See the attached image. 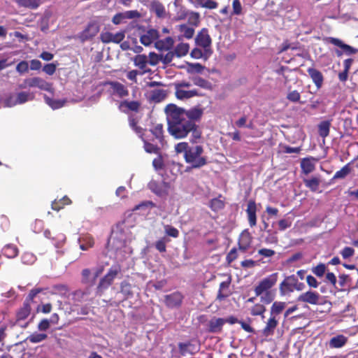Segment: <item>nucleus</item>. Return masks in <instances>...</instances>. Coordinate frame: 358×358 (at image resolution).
<instances>
[{
    "label": "nucleus",
    "instance_id": "56",
    "mask_svg": "<svg viewBox=\"0 0 358 358\" xmlns=\"http://www.w3.org/2000/svg\"><path fill=\"white\" fill-rule=\"evenodd\" d=\"M312 271L317 277H322L326 271V266L324 264H320L313 267Z\"/></svg>",
    "mask_w": 358,
    "mask_h": 358
},
{
    "label": "nucleus",
    "instance_id": "43",
    "mask_svg": "<svg viewBox=\"0 0 358 358\" xmlns=\"http://www.w3.org/2000/svg\"><path fill=\"white\" fill-rule=\"evenodd\" d=\"M48 336L46 334L34 332L31 334L28 338V341L32 343H38L43 341L47 338Z\"/></svg>",
    "mask_w": 358,
    "mask_h": 358
},
{
    "label": "nucleus",
    "instance_id": "12",
    "mask_svg": "<svg viewBox=\"0 0 358 358\" xmlns=\"http://www.w3.org/2000/svg\"><path fill=\"white\" fill-rule=\"evenodd\" d=\"M107 85L110 87V94L113 96L123 98L129 94L127 87L119 82L110 81Z\"/></svg>",
    "mask_w": 358,
    "mask_h": 358
},
{
    "label": "nucleus",
    "instance_id": "45",
    "mask_svg": "<svg viewBox=\"0 0 358 358\" xmlns=\"http://www.w3.org/2000/svg\"><path fill=\"white\" fill-rule=\"evenodd\" d=\"M120 292L127 298L132 295L131 285L127 281H122L120 284Z\"/></svg>",
    "mask_w": 358,
    "mask_h": 358
},
{
    "label": "nucleus",
    "instance_id": "15",
    "mask_svg": "<svg viewBox=\"0 0 358 358\" xmlns=\"http://www.w3.org/2000/svg\"><path fill=\"white\" fill-rule=\"evenodd\" d=\"M252 243V236L248 230H244L240 235L238 238V250L245 252Z\"/></svg>",
    "mask_w": 358,
    "mask_h": 358
},
{
    "label": "nucleus",
    "instance_id": "46",
    "mask_svg": "<svg viewBox=\"0 0 358 358\" xmlns=\"http://www.w3.org/2000/svg\"><path fill=\"white\" fill-rule=\"evenodd\" d=\"M330 122L328 121L322 122L319 125V134L322 138L327 137L329 134Z\"/></svg>",
    "mask_w": 358,
    "mask_h": 358
},
{
    "label": "nucleus",
    "instance_id": "28",
    "mask_svg": "<svg viewBox=\"0 0 358 358\" xmlns=\"http://www.w3.org/2000/svg\"><path fill=\"white\" fill-rule=\"evenodd\" d=\"M174 44L173 39L168 36L164 39L159 40L155 42V48L159 50H169L172 48Z\"/></svg>",
    "mask_w": 358,
    "mask_h": 358
},
{
    "label": "nucleus",
    "instance_id": "48",
    "mask_svg": "<svg viewBox=\"0 0 358 358\" xmlns=\"http://www.w3.org/2000/svg\"><path fill=\"white\" fill-rule=\"evenodd\" d=\"M203 69L204 67L199 63L188 64L187 71L189 73H200L202 72Z\"/></svg>",
    "mask_w": 358,
    "mask_h": 358
},
{
    "label": "nucleus",
    "instance_id": "42",
    "mask_svg": "<svg viewBox=\"0 0 358 358\" xmlns=\"http://www.w3.org/2000/svg\"><path fill=\"white\" fill-rule=\"evenodd\" d=\"M191 80L194 85L201 88L209 89L210 87V83L199 76H193L191 78Z\"/></svg>",
    "mask_w": 358,
    "mask_h": 358
},
{
    "label": "nucleus",
    "instance_id": "64",
    "mask_svg": "<svg viewBox=\"0 0 358 358\" xmlns=\"http://www.w3.org/2000/svg\"><path fill=\"white\" fill-rule=\"evenodd\" d=\"M354 252L355 250L352 248L345 247L341 252V254L343 259H348L352 257L354 255Z\"/></svg>",
    "mask_w": 358,
    "mask_h": 358
},
{
    "label": "nucleus",
    "instance_id": "20",
    "mask_svg": "<svg viewBox=\"0 0 358 358\" xmlns=\"http://www.w3.org/2000/svg\"><path fill=\"white\" fill-rule=\"evenodd\" d=\"M298 280L294 275H290L286 278L280 285V290L282 293L285 292H293L295 284Z\"/></svg>",
    "mask_w": 358,
    "mask_h": 358
},
{
    "label": "nucleus",
    "instance_id": "62",
    "mask_svg": "<svg viewBox=\"0 0 358 358\" xmlns=\"http://www.w3.org/2000/svg\"><path fill=\"white\" fill-rule=\"evenodd\" d=\"M306 279L307 284L308 285V286L310 287H312V288L318 287L320 283L318 282V281L314 276H313L311 275H308L306 276Z\"/></svg>",
    "mask_w": 358,
    "mask_h": 358
},
{
    "label": "nucleus",
    "instance_id": "58",
    "mask_svg": "<svg viewBox=\"0 0 358 358\" xmlns=\"http://www.w3.org/2000/svg\"><path fill=\"white\" fill-rule=\"evenodd\" d=\"M149 59L148 63L151 66L157 65L159 62H161V55H158L155 52H150L149 54Z\"/></svg>",
    "mask_w": 358,
    "mask_h": 358
},
{
    "label": "nucleus",
    "instance_id": "44",
    "mask_svg": "<svg viewBox=\"0 0 358 358\" xmlns=\"http://www.w3.org/2000/svg\"><path fill=\"white\" fill-rule=\"evenodd\" d=\"M286 303L281 301H275L271 308V315H275L280 314L285 308Z\"/></svg>",
    "mask_w": 358,
    "mask_h": 358
},
{
    "label": "nucleus",
    "instance_id": "17",
    "mask_svg": "<svg viewBox=\"0 0 358 358\" xmlns=\"http://www.w3.org/2000/svg\"><path fill=\"white\" fill-rule=\"evenodd\" d=\"M278 324V320L275 315H271L269 319L266 323L265 327L262 329V334L266 337L273 336Z\"/></svg>",
    "mask_w": 358,
    "mask_h": 358
},
{
    "label": "nucleus",
    "instance_id": "14",
    "mask_svg": "<svg viewBox=\"0 0 358 358\" xmlns=\"http://www.w3.org/2000/svg\"><path fill=\"white\" fill-rule=\"evenodd\" d=\"M307 72L317 89H320L324 83V76L322 73L319 70L313 67L308 68L307 69Z\"/></svg>",
    "mask_w": 358,
    "mask_h": 358
},
{
    "label": "nucleus",
    "instance_id": "16",
    "mask_svg": "<svg viewBox=\"0 0 358 358\" xmlns=\"http://www.w3.org/2000/svg\"><path fill=\"white\" fill-rule=\"evenodd\" d=\"M182 300V296L179 292H174L173 294L165 296V303L171 308H177L180 306Z\"/></svg>",
    "mask_w": 358,
    "mask_h": 358
},
{
    "label": "nucleus",
    "instance_id": "11",
    "mask_svg": "<svg viewBox=\"0 0 358 358\" xmlns=\"http://www.w3.org/2000/svg\"><path fill=\"white\" fill-rule=\"evenodd\" d=\"M141 15L137 10H127L123 13H117L113 16L112 22L114 24H120L125 22L127 19H136L140 17Z\"/></svg>",
    "mask_w": 358,
    "mask_h": 358
},
{
    "label": "nucleus",
    "instance_id": "30",
    "mask_svg": "<svg viewBox=\"0 0 358 358\" xmlns=\"http://www.w3.org/2000/svg\"><path fill=\"white\" fill-rule=\"evenodd\" d=\"M82 282L88 285H94L96 280L94 279V275L89 268H85L82 271Z\"/></svg>",
    "mask_w": 358,
    "mask_h": 358
},
{
    "label": "nucleus",
    "instance_id": "51",
    "mask_svg": "<svg viewBox=\"0 0 358 358\" xmlns=\"http://www.w3.org/2000/svg\"><path fill=\"white\" fill-rule=\"evenodd\" d=\"M164 229L165 234L169 236L177 238L179 236L178 230L171 225H164Z\"/></svg>",
    "mask_w": 358,
    "mask_h": 358
},
{
    "label": "nucleus",
    "instance_id": "9",
    "mask_svg": "<svg viewBox=\"0 0 358 358\" xmlns=\"http://www.w3.org/2000/svg\"><path fill=\"white\" fill-rule=\"evenodd\" d=\"M195 42L197 45L204 49L206 54L210 53V47L212 41L206 29H202L201 31L198 33L195 38Z\"/></svg>",
    "mask_w": 358,
    "mask_h": 358
},
{
    "label": "nucleus",
    "instance_id": "32",
    "mask_svg": "<svg viewBox=\"0 0 358 358\" xmlns=\"http://www.w3.org/2000/svg\"><path fill=\"white\" fill-rule=\"evenodd\" d=\"M70 203H71V199L68 196H64L58 201L57 199L53 201L52 202L51 207L52 210L59 211L60 209L63 208L64 206Z\"/></svg>",
    "mask_w": 358,
    "mask_h": 358
},
{
    "label": "nucleus",
    "instance_id": "63",
    "mask_svg": "<svg viewBox=\"0 0 358 358\" xmlns=\"http://www.w3.org/2000/svg\"><path fill=\"white\" fill-rule=\"evenodd\" d=\"M43 71L49 76H52L56 71V65L50 63L47 64L43 66Z\"/></svg>",
    "mask_w": 358,
    "mask_h": 358
},
{
    "label": "nucleus",
    "instance_id": "27",
    "mask_svg": "<svg viewBox=\"0 0 358 358\" xmlns=\"http://www.w3.org/2000/svg\"><path fill=\"white\" fill-rule=\"evenodd\" d=\"M44 100L46 104H48L52 110L59 109L64 106L66 99H55L45 94Z\"/></svg>",
    "mask_w": 358,
    "mask_h": 358
},
{
    "label": "nucleus",
    "instance_id": "26",
    "mask_svg": "<svg viewBox=\"0 0 358 358\" xmlns=\"http://www.w3.org/2000/svg\"><path fill=\"white\" fill-rule=\"evenodd\" d=\"M154 206L155 204L152 201H146L136 205L133 210L139 211V214L141 215H147Z\"/></svg>",
    "mask_w": 358,
    "mask_h": 358
},
{
    "label": "nucleus",
    "instance_id": "33",
    "mask_svg": "<svg viewBox=\"0 0 358 358\" xmlns=\"http://www.w3.org/2000/svg\"><path fill=\"white\" fill-rule=\"evenodd\" d=\"M18 249L13 244H8L2 250L3 255L8 258H14L18 255Z\"/></svg>",
    "mask_w": 358,
    "mask_h": 358
},
{
    "label": "nucleus",
    "instance_id": "24",
    "mask_svg": "<svg viewBox=\"0 0 358 358\" xmlns=\"http://www.w3.org/2000/svg\"><path fill=\"white\" fill-rule=\"evenodd\" d=\"M140 104L136 101H124L119 105V109L123 113H128L129 111H138Z\"/></svg>",
    "mask_w": 358,
    "mask_h": 358
},
{
    "label": "nucleus",
    "instance_id": "31",
    "mask_svg": "<svg viewBox=\"0 0 358 358\" xmlns=\"http://www.w3.org/2000/svg\"><path fill=\"white\" fill-rule=\"evenodd\" d=\"M30 303H29L27 301H24L23 306L20 309L17 314V321L20 322L21 320H26L30 315Z\"/></svg>",
    "mask_w": 358,
    "mask_h": 358
},
{
    "label": "nucleus",
    "instance_id": "21",
    "mask_svg": "<svg viewBox=\"0 0 358 358\" xmlns=\"http://www.w3.org/2000/svg\"><path fill=\"white\" fill-rule=\"evenodd\" d=\"M317 160L313 157H307L302 159L301 162V168L306 175L313 172L315 169Z\"/></svg>",
    "mask_w": 358,
    "mask_h": 358
},
{
    "label": "nucleus",
    "instance_id": "5",
    "mask_svg": "<svg viewBox=\"0 0 358 358\" xmlns=\"http://www.w3.org/2000/svg\"><path fill=\"white\" fill-rule=\"evenodd\" d=\"M277 280L278 273H276L262 280L255 288L256 296H261L266 292H270V289L275 285Z\"/></svg>",
    "mask_w": 358,
    "mask_h": 358
},
{
    "label": "nucleus",
    "instance_id": "34",
    "mask_svg": "<svg viewBox=\"0 0 358 358\" xmlns=\"http://www.w3.org/2000/svg\"><path fill=\"white\" fill-rule=\"evenodd\" d=\"M303 182L305 185L312 192H316L319 189L321 180L318 177H312L308 179H305Z\"/></svg>",
    "mask_w": 358,
    "mask_h": 358
},
{
    "label": "nucleus",
    "instance_id": "40",
    "mask_svg": "<svg viewBox=\"0 0 358 358\" xmlns=\"http://www.w3.org/2000/svg\"><path fill=\"white\" fill-rule=\"evenodd\" d=\"M16 3L20 6L29 8L31 9H36L40 5L39 0H16Z\"/></svg>",
    "mask_w": 358,
    "mask_h": 358
},
{
    "label": "nucleus",
    "instance_id": "59",
    "mask_svg": "<svg viewBox=\"0 0 358 358\" xmlns=\"http://www.w3.org/2000/svg\"><path fill=\"white\" fill-rule=\"evenodd\" d=\"M210 206L213 210L217 211L224 208V203L218 199H213L210 201Z\"/></svg>",
    "mask_w": 358,
    "mask_h": 358
},
{
    "label": "nucleus",
    "instance_id": "7",
    "mask_svg": "<svg viewBox=\"0 0 358 358\" xmlns=\"http://www.w3.org/2000/svg\"><path fill=\"white\" fill-rule=\"evenodd\" d=\"M24 86L23 87H37L41 90L50 92L53 90L52 85L40 77L27 78L24 80Z\"/></svg>",
    "mask_w": 358,
    "mask_h": 358
},
{
    "label": "nucleus",
    "instance_id": "22",
    "mask_svg": "<svg viewBox=\"0 0 358 358\" xmlns=\"http://www.w3.org/2000/svg\"><path fill=\"white\" fill-rule=\"evenodd\" d=\"M175 94L177 99L180 100L187 99L194 96H199V94L196 89L192 90H181V89H175Z\"/></svg>",
    "mask_w": 358,
    "mask_h": 358
},
{
    "label": "nucleus",
    "instance_id": "54",
    "mask_svg": "<svg viewBox=\"0 0 358 358\" xmlns=\"http://www.w3.org/2000/svg\"><path fill=\"white\" fill-rule=\"evenodd\" d=\"M259 296L261 302L266 304L270 303L274 299V294L272 293L271 291L266 292Z\"/></svg>",
    "mask_w": 358,
    "mask_h": 358
},
{
    "label": "nucleus",
    "instance_id": "18",
    "mask_svg": "<svg viewBox=\"0 0 358 358\" xmlns=\"http://www.w3.org/2000/svg\"><path fill=\"white\" fill-rule=\"evenodd\" d=\"M257 206L255 201L250 200L248 203L246 213L248 215V219L249 224L251 227H254L257 224Z\"/></svg>",
    "mask_w": 358,
    "mask_h": 358
},
{
    "label": "nucleus",
    "instance_id": "55",
    "mask_svg": "<svg viewBox=\"0 0 358 358\" xmlns=\"http://www.w3.org/2000/svg\"><path fill=\"white\" fill-rule=\"evenodd\" d=\"M169 240H167L165 237L160 238L155 243V248L156 249L160 252H164L166 251V243Z\"/></svg>",
    "mask_w": 358,
    "mask_h": 358
},
{
    "label": "nucleus",
    "instance_id": "1",
    "mask_svg": "<svg viewBox=\"0 0 358 358\" xmlns=\"http://www.w3.org/2000/svg\"><path fill=\"white\" fill-rule=\"evenodd\" d=\"M133 238L130 229L124 223L118 224L112 230L111 236L108 239V244L111 245L115 250L116 262L113 264L107 273L100 279L96 288L99 295L106 290L113 283V280L129 266L128 259L132 253V248L129 245Z\"/></svg>",
    "mask_w": 358,
    "mask_h": 358
},
{
    "label": "nucleus",
    "instance_id": "37",
    "mask_svg": "<svg viewBox=\"0 0 358 358\" xmlns=\"http://www.w3.org/2000/svg\"><path fill=\"white\" fill-rule=\"evenodd\" d=\"M15 95L17 105L23 104L34 99V95L27 92H20L17 93Z\"/></svg>",
    "mask_w": 358,
    "mask_h": 358
},
{
    "label": "nucleus",
    "instance_id": "3",
    "mask_svg": "<svg viewBox=\"0 0 358 358\" xmlns=\"http://www.w3.org/2000/svg\"><path fill=\"white\" fill-rule=\"evenodd\" d=\"M176 152L184 154L187 164L193 169H199L207 164V157L203 155V147L201 145L190 146L187 142H180L175 145Z\"/></svg>",
    "mask_w": 358,
    "mask_h": 358
},
{
    "label": "nucleus",
    "instance_id": "50",
    "mask_svg": "<svg viewBox=\"0 0 358 358\" xmlns=\"http://www.w3.org/2000/svg\"><path fill=\"white\" fill-rule=\"evenodd\" d=\"M266 308L259 303L255 304L252 308H251V314L252 315H262V317L264 318V316L263 315V313L265 312Z\"/></svg>",
    "mask_w": 358,
    "mask_h": 358
},
{
    "label": "nucleus",
    "instance_id": "53",
    "mask_svg": "<svg viewBox=\"0 0 358 358\" xmlns=\"http://www.w3.org/2000/svg\"><path fill=\"white\" fill-rule=\"evenodd\" d=\"M94 240L91 236H87L83 239V243H80V248L82 250H87L89 248H92L94 245Z\"/></svg>",
    "mask_w": 358,
    "mask_h": 358
},
{
    "label": "nucleus",
    "instance_id": "13",
    "mask_svg": "<svg viewBox=\"0 0 358 358\" xmlns=\"http://www.w3.org/2000/svg\"><path fill=\"white\" fill-rule=\"evenodd\" d=\"M178 110L182 115H186L185 117L189 120L192 123H196V121L200 120L203 110L199 108H194L188 110H185L182 108L178 107Z\"/></svg>",
    "mask_w": 358,
    "mask_h": 358
},
{
    "label": "nucleus",
    "instance_id": "8",
    "mask_svg": "<svg viewBox=\"0 0 358 358\" xmlns=\"http://www.w3.org/2000/svg\"><path fill=\"white\" fill-rule=\"evenodd\" d=\"M322 296L317 292L308 290L301 294L297 301L299 302L306 303L310 305H319L321 303Z\"/></svg>",
    "mask_w": 358,
    "mask_h": 358
},
{
    "label": "nucleus",
    "instance_id": "52",
    "mask_svg": "<svg viewBox=\"0 0 358 358\" xmlns=\"http://www.w3.org/2000/svg\"><path fill=\"white\" fill-rule=\"evenodd\" d=\"M36 259L35 255L31 252H24L22 256V262L24 264H32Z\"/></svg>",
    "mask_w": 358,
    "mask_h": 358
},
{
    "label": "nucleus",
    "instance_id": "4",
    "mask_svg": "<svg viewBox=\"0 0 358 358\" xmlns=\"http://www.w3.org/2000/svg\"><path fill=\"white\" fill-rule=\"evenodd\" d=\"M326 41L337 48L334 50L337 57L352 56L358 52V49L345 43L338 38L328 37L326 38Z\"/></svg>",
    "mask_w": 358,
    "mask_h": 358
},
{
    "label": "nucleus",
    "instance_id": "29",
    "mask_svg": "<svg viewBox=\"0 0 358 358\" xmlns=\"http://www.w3.org/2000/svg\"><path fill=\"white\" fill-rule=\"evenodd\" d=\"M224 323L225 320L223 318L212 319L209 322L210 331L213 333L220 332Z\"/></svg>",
    "mask_w": 358,
    "mask_h": 358
},
{
    "label": "nucleus",
    "instance_id": "10",
    "mask_svg": "<svg viewBox=\"0 0 358 358\" xmlns=\"http://www.w3.org/2000/svg\"><path fill=\"white\" fill-rule=\"evenodd\" d=\"M125 37V32L120 31L117 33L103 32L100 34V39L103 43H120L124 40Z\"/></svg>",
    "mask_w": 358,
    "mask_h": 358
},
{
    "label": "nucleus",
    "instance_id": "57",
    "mask_svg": "<svg viewBox=\"0 0 358 358\" xmlns=\"http://www.w3.org/2000/svg\"><path fill=\"white\" fill-rule=\"evenodd\" d=\"M175 55L174 51L168 52L166 55L161 54V62L164 64H169L172 62Z\"/></svg>",
    "mask_w": 358,
    "mask_h": 358
},
{
    "label": "nucleus",
    "instance_id": "25",
    "mask_svg": "<svg viewBox=\"0 0 358 358\" xmlns=\"http://www.w3.org/2000/svg\"><path fill=\"white\" fill-rule=\"evenodd\" d=\"M348 341V338L341 334L332 337L329 342L330 348H343Z\"/></svg>",
    "mask_w": 358,
    "mask_h": 358
},
{
    "label": "nucleus",
    "instance_id": "39",
    "mask_svg": "<svg viewBox=\"0 0 358 358\" xmlns=\"http://www.w3.org/2000/svg\"><path fill=\"white\" fill-rule=\"evenodd\" d=\"M352 171L350 164H347L341 170L336 171L333 177V180L336 179H343L345 178Z\"/></svg>",
    "mask_w": 358,
    "mask_h": 358
},
{
    "label": "nucleus",
    "instance_id": "47",
    "mask_svg": "<svg viewBox=\"0 0 358 358\" xmlns=\"http://www.w3.org/2000/svg\"><path fill=\"white\" fill-rule=\"evenodd\" d=\"M196 1L202 8L214 9L217 6V3L213 0H196Z\"/></svg>",
    "mask_w": 358,
    "mask_h": 358
},
{
    "label": "nucleus",
    "instance_id": "49",
    "mask_svg": "<svg viewBox=\"0 0 358 358\" xmlns=\"http://www.w3.org/2000/svg\"><path fill=\"white\" fill-rule=\"evenodd\" d=\"M152 134L157 138L160 142L163 139V126L162 124H156L152 129Z\"/></svg>",
    "mask_w": 358,
    "mask_h": 358
},
{
    "label": "nucleus",
    "instance_id": "23",
    "mask_svg": "<svg viewBox=\"0 0 358 358\" xmlns=\"http://www.w3.org/2000/svg\"><path fill=\"white\" fill-rule=\"evenodd\" d=\"M150 10L159 18H164L166 15L164 6L158 0H152L150 3Z\"/></svg>",
    "mask_w": 358,
    "mask_h": 358
},
{
    "label": "nucleus",
    "instance_id": "61",
    "mask_svg": "<svg viewBox=\"0 0 358 358\" xmlns=\"http://www.w3.org/2000/svg\"><path fill=\"white\" fill-rule=\"evenodd\" d=\"M29 69L28 62L26 61H22L17 64L16 66V71L20 73H24Z\"/></svg>",
    "mask_w": 358,
    "mask_h": 358
},
{
    "label": "nucleus",
    "instance_id": "36",
    "mask_svg": "<svg viewBox=\"0 0 358 358\" xmlns=\"http://www.w3.org/2000/svg\"><path fill=\"white\" fill-rule=\"evenodd\" d=\"M166 96V92L163 89H156L150 92V99L155 102L162 101Z\"/></svg>",
    "mask_w": 358,
    "mask_h": 358
},
{
    "label": "nucleus",
    "instance_id": "2",
    "mask_svg": "<svg viewBox=\"0 0 358 358\" xmlns=\"http://www.w3.org/2000/svg\"><path fill=\"white\" fill-rule=\"evenodd\" d=\"M168 132L176 139L186 138L190 134V142L196 143L201 137L202 131L196 123H192L181 114L175 104H169L165 108Z\"/></svg>",
    "mask_w": 358,
    "mask_h": 358
},
{
    "label": "nucleus",
    "instance_id": "35",
    "mask_svg": "<svg viewBox=\"0 0 358 358\" xmlns=\"http://www.w3.org/2000/svg\"><path fill=\"white\" fill-rule=\"evenodd\" d=\"M133 61L136 66L143 70L148 63V58L145 55H137L134 57Z\"/></svg>",
    "mask_w": 358,
    "mask_h": 358
},
{
    "label": "nucleus",
    "instance_id": "41",
    "mask_svg": "<svg viewBox=\"0 0 358 358\" xmlns=\"http://www.w3.org/2000/svg\"><path fill=\"white\" fill-rule=\"evenodd\" d=\"M178 30L183 34L184 37L190 39L193 37L194 34V29L189 27L187 24H180L178 26Z\"/></svg>",
    "mask_w": 358,
    "mask_h": 358
},
{
    "label": "nucleus",
    "instance_id": "19",
    "mask_svg": "<svg viewBox=\"0 0 358 358\" xmlns=\"http://www.w3.org/2000/svg\"><path fill=\"white\" fill-rule=\"evenodd\" d=\"M159 36L158 31L155 29H150L140 38L141 43L145 46H148L155 42Z\"/></svg>",
    "mask_w": 358,
    "mask_h": 358
},
{
    "label": "nucleus",
    "instance_id": "6",
    "mask_svg": "<svg viewBox=\"0 0 358 358\" xmlns=\"http://www.w3.org/2000/svg\"><path fill=\"white\" fill-rule=\"evenodd\" d=\"M100 30V23L97 20L90 21L85 29L79 34V38L85 41L95 36Z\"/></svg>",
    "mask_w": 358,
    "mask_h": 358
},
{
    "label": "nucleus",
    "instance_id": "38",
    "mask_svg": "<svg viewBox=\"0 0 358 358\" xmlns=\"http://www.w3.org/2000/svg\"><path fill=\"white\" fill-rule=\"evenodd\" d=\"M189 45L188 43H181L176 45L174 50L176 56L181 57L186 55L189 51Z\"/></svg>",
    "mask_w": 358,
    "mask_h": 358
},
{
    "label": "nucleus",
    "instance_id": "60",
    "mask_svg": "<svg viewBox=\"0 0 358 358\" xmlns=\"http://www.w3.org/2000/svg\"><path fill=\"white\" fill-rule=\"evenodd\" d=\"M287 98L292 102H298L300 100V93L296 90H293L287 94Z\"/></svg>",
    "mask_w": 358,
    "mask_h": 358
}]
</instances>
